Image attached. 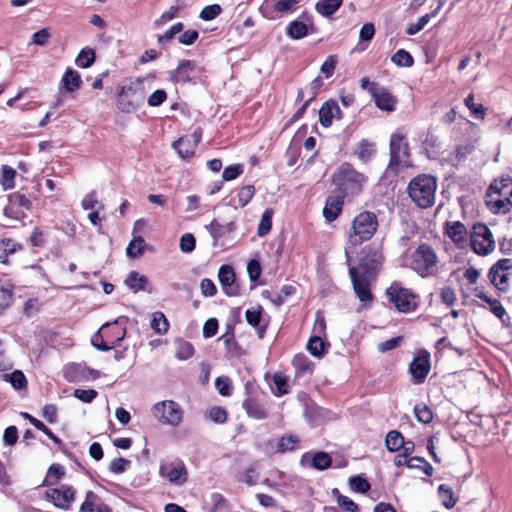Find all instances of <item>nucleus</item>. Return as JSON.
I'll list each match as a JSON object with an SVG mask.
<instances>
[{"instance_id":"obj_1","label":"nucleus","mask_w":512,"mask_h":512,"mask_svg":"<svg viewBox=\"0 0 512 512\" xmlns=\"http://www.w3.org/2000/svg\"><path fill=\"white\" fill-rule=\"evenodd\" d=\"M378 226V218L374 212H360L354 217L348 231V243L351 246H357L370 240L376 233Z\"/></svg>"},{"instance_id":"obj_2","label":"nucleus","mask_w":512,"mask_h":512,"mask_svg":"<svg viewBox=\"0 0 512 512\" xmlns=\"http://www.w3.org/2000/svg\"><path fill=\"white\" fill-rule=\"evenodd\" d=\"M436 179L427 174L414 177L408 185L411 200L420 208L431 207L435 202Z\"/></svg>"},{"instance_id":"obj_3","label":"nucleus","mask_w":512,"mask_h":512,"mask_svg":"<svg viewBox=\"0 0 512 512\" xmlns=\"http://www.w3.org/2000/svg\"><path fill=\"white\" fill-rule=\"evenodd\" d=\"M437 262L435 250L427 243L420 244L410 256L404 257V265L410 267L421 277L432 275L436 270Z\"/></svg>"},{"instance_id":"obj_4","label":"nucleus","mask_w":512,"mask_h":512,"mask_svg":"<svg viewBox=\"0 0 512 512\" xmlns=\"http://www.w3.org/2000/svg\"><path fill=\"white\" fill-rule=\"evenodd\" d=\"M333 182L338 186L339 193L345 195L361 192L366 177L357 172L349 163H343L333 174Z\"/></svg>"},{"instance_id":"obj_5","label":"nucleus","mask_w":512,"mask_h":512,"mask_svg":"<svg viewBox=\"0 0 512 512\" xmlns=\"http://www.w3.org/2000/svg\"><path fill=\"white\" fill-rule=\"evenodd\" d=\"M153 416L162 424L178 426L183 419L181 406L173 400L157 402L152 408Z\"/></svg>"},{"instance_id":"obj_6","label":"nucleus","mask_w":512,"mask_h":512,"mask_svg":"<svg viewBox=\"0 0 512 512\" xmlns=\"http://www.w3.org/2000/svg\"><path fill=\"white\" fill-rule=\"evenodd\" d=\"M386 293L390 302L400 312H410L417 307L415 294L410 289L404 288L399 282H393Z\"/></svg>"},{"instance_id":"obj_7","label":"nucleus","mask_w":512,"mask_h":512,"mask_svg":"<svg viewBox=\"0 0 512 512\" xmlns=\"http://www.w3.org/2000/svg\"><path fill=\"white\" fill-rule=\"evenodd\" d=\"M470 245L478 255H488L492 252L495 248V242L490 229L484 224L474 225Z\"/></svg>"},{"instance_id":"obj_8","label":"nucleus","mask_w":512,"mask_h":512,"mask_svg":"<svg viewBox=\"0 0 512 512\" xmlns=\"http://www.w3.org/2000/svg\"><path fill=\"white\" fill-rule=\"evenodd\" d=\"M159 474L174 486H182L188 480V471L180 460L162 462L159 467Z\"/></svg>"},{"instance_id":"obj_9","label":"nucleus","mask_w":512,"mask_h":512,"mask_svg":"<svg viewBox=\"0 0 512 512\" xmlns=\"http://www.w3.org/2000/svg\"><path fill=\"white\" fill-rule=\"evenodd\" d=\"M76 490L69 485H61L45 492V498L55 507L62 510H69L75 500Z\"/></svg>"},{"instance_id":"obj_10","label":"nucleus","mask_w":512,"mask_h":512,"mask_svg":"<svg viewBox=\"0 0 512 512\" xmlns=\"http://www.w3.org/2000/svg\"><path fill=\"white\" fill-rule=\"evenodd\" d=\"M349 274L353 284L354 292L360 302L364 305L371 303L373 300V295L371 292L370 280L367 273H359L357 268L351 267L349 269Z\"/></svg>"},{"instance_id":"obj_11","label":"nucleus","mask_w":512,"mask_h":512,"mask_svg":"<svg viewBox=\"0 0 512 512\" xmlns=\"http://www.w3.org/2000/svg\"><path fill=\"white\" fill-rule=\"evenodd\" d=\"M390 156V166H409V148L403 136L393 135L391 137Z\"/></svg>"},{"instance_id":"obj_12","label":"nucleus","mask_w":512,"mask_h":512,"mask_svg":"<svg viewBox=\"0 0 512 512\" xmlns=\"http://www.w3.org/2000/svg\"><path fill=\"white\" fill-rule=\"evenodd\" d=\"M143 101L142 93L132 86L122 87L117 97V108L123 113L136 111Z\"/></svg>"},{"instance_id":"obj_13","label":"nucleus","mask_w":512,"mask_h":512,"mask_svg":"<svg viewBox=\"0 0 512 512\" xmlns=\"http://www.w3.org/2000/svg\"><path fill=\"white\" fill-rule=\"evenodd\" d=\"M430 371V354L423 352L413 359L409 366V372L414 384H421Z\"/></svg>"},{"instance_id":"obj_14","label":"nucleus","mask_w":512,"mask_h":512,"mask_svg":"<svg viewBox=\"0 0 512 512\" xmlns=\"http://www.w3.org/2000/svg\"><path fill=\"white\" fill-rule=\"evenodd\" d=\"M218 279L227 296L232 297L239 295V286L235 283L236 276L231 265L225 264L219 268Z\"/></svg>"},{"instance_id":"obj_15","label":"nucleus","mask_w":512,"mask_h":512,"mask_svg":"<svg viewBox=\"0 0 512 512\" xmlns=\"http://www.w3.org/2000/svg\"><path fill=\"white\" fill-rule=\"evenodd\" d=\"M200 139L201 133L195 131L192 135L179 138L173 143V147L181 158L187 159L194 155Z\"/></svg>"},{"instance_id":"obj_16","label":"nucleus","mask_w":512,"mask_h":512,"mask_svg":"<svg viewBox=\"0 0 512 512\" xmlns=\"http://www.w3.org/2000/svg\"><path fill=\"white\" fill-rule=\"evenodd\" d=\"M344 197L345 196L338 191L328 196L323 209V216L326 221L332 222L339 216L343 208Z\"/></svg>"},{"instance_id":"obj_17","label":"nucleus","mask_w":512,"mask_h":512,"mask_svg":"<svg viewBox=\"0 0 512 512\" xmlns=\"http://www.w3.org/2000/svg\"><path fill=\"white\" fill-rule=\"evenodd\" d=\"M445 234L458 247L464 248L467 243L468 232L466 227L460 221L447 222L445 226Z\"/></svg>"},{"instance_id":"obj_18","label":"nucleus","mask_w":512,"mask_h":512,"mask_svg":"<svg viewBox=\"0 0 512 512\" xmlns=\"http://www.w3.org/2000/svg\"><path fill=\"white\" fill-rule=\"evenodd\" d=\"M371 97L376 107L382 111L393 112L396 109V97L384 87H379Z\"/></svg>"},{"instance_id":"obj_19","label":"nucleus","mask_w":512,"mask_h":512,"mask_svg":"<svg viewBox=\"0 0 512 512\" xmlns=\"http://www.w3.org/2000/svg\"><path fill=\"white\" fill-rule=\"evenodd\" d=\"M342 113L336 101L325 102L319 110V121L323 127H330L333 118L340 119Z\"/></svg>"},{"instance_id":"obj_20","label":"nucleus","mask_w":512,"mask_h":512,"mask_svg":"<svg viewBox=\"0 0 512 512\" xmlns=\"http://www.w3.org/2000/svg\"><path fill=\"white\" fill-rule=\"evenodd\" d=\"M486 204L493 213H505L512 205V198L508 196L502 197L501 194L488 192Z\"/></svg>"},{"instance_id":"obj_21","label":"nucleus","mask_w":512,"mask_h":512,"mask_svg":"<svg viewBox=\"0 0 512 512\" xmlns=\"http://www.w3.org/2000/svg\"><path fill=\"white\" fill-rule=\"evenodd\" d=\"M81 512H110L109 507L92 491L86 493L85 501L80 506Z\"/></svg>"},{"instance_id":"obj_22","label":"nucleus","mask_w":512,"mask_h":512,"mask_svg":"<svg viewBox=\"0 0 512 512\" xmlns=\"http://www.w3.org/2000/svg\"><path fill=\"white\" fill-rule=\"evenodd\" d=\"M81 85L82 79L80 74L76 70L67 68L60 81V89L71 93L80 89Z\"/></svg>"},{"instance_id":"obj_23","label":"nucleus","mask_w":512,"mask_h":512,"mask_svg":"<svg viewBox=\"0 0 512 512\" xmlns=\"http://www.w3.org/2000/svg\"><path fill=\"white\" fill-rule=\"evenodd\" d=\"M65 377L69 381H79L82 378H93L99 377V372L91 369H87L81 365L73 364L66 367Z\"/></svg>"},{"instance_id":"obj_24","label":"nucleus","mask_w":512,"mask_h":512,"mask_svg":"<svg viewBox=\"0 0 512 512\" xmlns=\"http://www.w3.org/2000/svg\"><path fill=\"white\" fill-rule=\"evenodd\" d=\"M118 321L116 320L114 323H106L104 324L100 332L104 334L106 339H109V343L112 345L118 344L121 342L126 335V329L125 328H118L117 326Z\"/></svg>"},{"instance_id":"obj_25","label":"nucleus","mask_w":512,"mask_h":512,"mask_svg":"<svg viewBox=\"0 0 512 512\" xmlns=\"http://www.w3.org/2000/svg\"><path fill=\"white\" fill-rule=\"evenodd\" d=\"M243 408L247 415L257 420H263L267 417V412L262 404L253 398H247L243 401Z\"/></svg>"},{"instance_id":"obj_26","label":"nucleus","mask_w":512,"mask_h":512,"mask_svg":"<svg viewBox=\"0 0 512 512\" xmlns=\"http://www.w3.org/2000/svg\"><path fill=\"white\" fill-rule=\"evenodd\" d=\"M195 64L190 60H182L177 69L172 74V79L176 82H186L191 79L190 74L194 71Z\"/></svg>"},{"instance_id":"obj_27","label":"nucleus","mask_w":512,"mask_h":512,"mask_svg":"<svg viewBox=\"0 0 512 512\" xmlns=\"http://www.w3.org/2000/svg\"><path fill=\"white\" fill-rule=\"evenodd\" d=\"M227 506V500L218 492L211 493L204 502L206 512H216L223 510Z\"/></svg>"},{"instance_id":"obj_28","label":"nucleus","mask_w":512,"mask_h":512,"mask_svg":"<svg viewBox=\"0 0 512 512\" xmlns=\"http://www.w3.org/2000/svg\"><path fill=\"white\" fill-rule=\"evenodd\" d=\"M20 207L29 210L31 208V201L24 194L15 192L10 195L9 205L5 208L4 214L10 215V211Z\"/></svg>"},{"instance_id":"obj_29","label":"nucleus","mask_w":512,"mask_h":512,"mask_svg":"<svg viewBox=\"0 0 512 512\" xmlns=\"http://www.w3.org/2000/svg\"><path fill=\"white\" fill-rule=\"evenodd\" d=\"M442 5L443 3H439V5L434 9L432 13L425 14L418 18L416 23L410 24L406 30V33L408 35H415L421 31L430 22V20L439 13Z\"/></svg>"},{"instance_id":"obj_30","label":"nucleus","mask_w":512,"mask_h":512,"mask_svg":"<svg viewBox=\"0 0 512 512\" xmlns=\"http://www.w3.org/2000/svg\"><path fill=\"white\" fill-rule=\"evenodd\" d=\"M477 297L479 299H481L482 301H484L488 305L489 310L496 317H498L501 321L504 322V317L506 316V310L503 307V305L500 303V301H498L497 299H493V298L489 297L488 295H486L483 292L478 293Z\"/></svg>"},{"instance_id":"obj_31","label":"nucleus","mask_w":512,"mask_h":512,"mask_svg":"<svg viewBox=\"0 0 512 512\" xmlns=\"http://www.w3.org/2000/svg\"><path fill=\"white\" fill-rule=\"evenodd\" d=\"M286 34L294 40L302 39L309 34V27L301 21L294 20L287 26Z\"/></svg>"},{"instance_id":"obj_32","label":"nucleus","mask_w":512,"mask_h":512,"mask_svg":"<svg viewBox=\"0 0 512 512\" xmlns=\"http://www.w3.org/2000/svg\"><path fill=\"white\" fill-rule=\"evenodd\" d=\"M150 325L154 332L160 335L166 334L169 329V322L164 313L160 311H156L152 314Z\"/></svg>"},{"instance_id":"obj_33","label":"nucleus","mask_w":512,"mask_h":512,"mask_svg":"<svg viewBox=\"0 0 512 512\" xmlns=\"http://www.w3.org/2000/svg\"><path fill=\"white\" fill-rule=\"evenodd\" d=\"M343 0H321L316 4V11L325 16L329 17L333 15L342 5Z\"/></svg>"},{"instance_id":"obj_34","label":"nucleus","mask_w":512,"mask_h":512,"mask_svg":"<svg viewBox=\"0 0 512 512\" xmlns=\"http://www.w3.org/2000/svg\"><path fill=\"white\" fill-rule=\"evenodd\" d=\"M293 292L292 286L284 285L279 292L263 291V296L269 298L275 305H281Z\"/></svg>"},{"instance_id":"obj_35","label":"nucleus","mask_w":512,"mask_h":512,"mask_svg":"<svg viewBox=\"0 0 512 512\" xmlns=\"http://www.w3.org/2000/svg\"><path fill=\"white\" fill-rule=\"evenodd\" d=\"M2 379L5 382L11 383L14 389L21 390L27 387V379L24 373L20 370H15L10 374H3Z\"/></svg>"},{"instance_id":"obj_36","label":"nucleus","mask_w":512,"mask_h":512,"mask_svg":"<svg viewBox=\"0 0 512 512\" xmlns=\"http://www.w3.org/2000/svg\"><path fill=\"white\" fill-rule=\"evenodd\" d=\"M488 192L501 194L502 197L508 196L512 198V181L511 179H502L500 181H494Z\"/></svg>"},{"instance_id":"obj_37","label":"nucleus","mask_w":512,"mask_h":512,"mask_svg":"<svg viewBox=\"0 0 512 512\" xmlns=\"http://www.w3.org/2000/svg\"><path fill=\"white\" fill-rule=\"evenodd\" d=\"M355 153L361 161L367 162L375 153V144L363 139L358 143Z\"/></svg>"},{"instance_id":"obj_38","label":"nucleus","mask_w":512,"mask_h":512,"mask_svg":"<svg viewBox=\"0 0 512 512\" xmlns=\"http://www.w3.org/2000/svg\"><path fill=\"white\" fill-rule=\"evenodd\" d=\"M125 283L131 290L138 292L145 290L147 278L143 275H140L138 272L132 271L126 278Z\"/></svg>"},{"instance_id":"obj_39","label":"nucleus","mask_w":512,"mask_h":512,"mask_svg":"<svg viewBox=\"0 0 512 512\" xmlns=\"http://www.w3.org/2000/svg\"><path fill=\"white\" fill-rule=\"evenodd\" d=\"M64 468L59 464H53L48 469L47 475L42 483L43 486H52L64 476Z\"/></svg>"},{"instance_id":"obj_40","label":"nucleus","mask_w":512,"mask_h":512,"mask_svg":"<svg viewBox=\"0 0 512 512\" xmlns=\"http://www.w3.org/2000/svg\"><path fill=\"white\" fill-rule=\"evenodd\" d=\"M95 51L91 48H83L75 59V64L80 68H89L95 61Z\"/></svg>"},{"instance_id":"obj_41","label":"nucleus","mask_w":512,"mask_h":512,"mask_svg":"<svg viewBox=\"0 0 512 512\" xmlns=\"http://www.w3.org/2000/svg\"><path fill=\"white\" fill-rule=\"evenodd\" d=\"M145 247V241L142 236H134L128 244L126 253L130 258H137L142 255Z\"/></svg>"},{"instance_id":"obj_42","label":"nucleus","mask_w":512,"mask_h":512,"mask_svg":"<svg viewBox=\"0 0 512 512\" xmlns=\"http://www.w3.org/2000/svg\"><path fill=\"white\" fill-rule=\"evenodd\" d=\"M386 447L388 450L395 452L404 446V438L402 434L396 430L390 431L386 436Z\"/></svg>"},{"instance_id":"obj_43","label":"nucleus","mask_w":512,"mask_h":512,"mask_svg":"<svg viewBox=\"0 0 512 512\" xmlns=\"http://www.w3.org/2000/svg\"><path fill=\"white\" fill-rule=\"evenodd\" d=\"M332 459L326 452H317L312 456L311 466L317 470H325L331 466Z\"/></svg>"},{"instance_id":"obj_44","label":"nucleus","mask_w":512,"mask_h":512,"mask_svg":"<svg viewBox=\"0 0 512 512\" xmlns=\"http://www.w3.org/2000/svg\"><path fill=\"white\" fill-rule=\"evenodd\" d=\"M206 228L208 229L210 235L214 238V240L217 241L219 238L223 237L227 232L233 230V223L224 226L217 222L216 220H213Z\"/></svg>"},{"instance_id":"obj_45","label":"nucleus","mask_w":512,"mask_h":512,"mask_svg":"<svg viewBox=\"0 0 512 512\" xmlns=\"http://www.w3.org/2000/svg\"><path fill=\"white\" fill-rule=\"evenodd\" d=\"M509 276V274H505L499 270H497V272L493 275L492 268H490L488 273V277L491 283L500 291H505L507 289Z\"/></svg>"},{"instance_id":"obj_46","label":"nucleus","mask_w":512,"mask_h":512,"mask_svg":"<svg viewBox=\"0 0 512 512\" xmlns=\"http://www.w3.org/2000/svg\"><path fill=\"white\" fill-rule=\"evenodd\" d=\"M16 176V171L7 166H2V170L0 172V183L2 184L5 190L11 189L14 187V179Z\"/></svg>"},{"instance_id":"obj_47","label":"nucleus","mask_w":512,"mask_h":512,"mask_svg":"<svg viewBox=\"0 0 512 512\" xmlns=\"http://www.w3.org/2000/svg\"><path fill=\"white\" fill-rule=\"evenodd\" d=\"M465 106L471 112V115L476 119H483L485 116V108L480 103L474 102L473 94L468 95L464 100Z\"/></svg>"},{"instance_id":"obj_48","label":"nucleus","mask_w":512,"mask_h":512,"mask_svg":"<svg viewBox=\"0 0 512 512\" xmlns=\"http://www.w3.org/2000/svg\"><path fill=\"white\" fill-rule=\"evenodd\" d=\"M438 494L446 508L450 509L454 507L456 504V499L454 498L453 490L449 486L441 484L438 488Z\"/></svg>"},{"instance_id":"obj_49","label":"nucleus","mask_w":512,"mask_h":512,"mask_svg":"<svg viewBox=\"0 0 512 512\" xmlns=\"http://www.w3.org/2000/svg\"><path fill=\"white\" fill-rule=\"evenodd\" d=\"M298 443L299 438L296 435H285L279 439L278 452L285 453L293 451Z\"/></svg>"},{"instance_id":"obj_50","label":"nucleus","mask_w":512,"mask_h":512,"mask_svg":"<svg viewBox=\"0 0 512 512\" xmlns=\"http://www.w3.org/2000/svg\"><path fill=\"white\" fill-rule=\"evenodd\" d=\"M307 350L313 356L320 357L325 352V343L320 336H312L308 341Z\"/></svg>"},{"instance_id":"obj_51","label":"nucleus","mask_w":512,"mask_h":512,"mask_svg":"<svg viewBox=\"0 0 512 512\" xmlns=\"http://www.w3.org/2000/svg\"><path fill=\"white\" fill-rule=\"evenodd\" d=\"M414 413L417 420L421 423L428 424L433 420V413L426 404H416Z\"/></svg>"},{"instance_id":"obj_52","label":"nucleus","mask_w":512,"mask_h":512,"mask_svg":"<svg viewBox=\"0 0 512 512\" xmlns=\"http://www.w3.org/2000/svg\"><path fill=\"white\" fill-rule=\"evenodd\" d=\"M22 416L28 419L35 428L44 432L54 443L60 444V439L41 421L29 415L28 413H22Z\"/></svg>"},{"instance_id":"obj_53","label":"nucleus","mask_w":512,"mask_h":512,"mask_svg":"<svg viewBox=\"0 0 512 512\" xmlns=\"http://www.w3.org/2000/svg\"><path fill=\"white\" fill-rule=\"evenodd\" d=\"M194 354V348L188 341L180 340L176 343V357L180 360H187Z\"/></svg>"},{"instance_id":"obj_54","label":"nucleus","mask_w":512,"mask_h":512,"mask_svg":"<svg viewBox=\"0 0 512 512\" xmlns=\"http://www.w3.org/2000/svg\"><path fill=\"white\" fill-rule=\"evenodd\" d=\"M272 216L273 211L271 209L265 210L264 213L262 214L257 231L259 236H265L270 232L272 228Z\"/></svg>"},{"instance_id":"obj_55","label":"nucleus","mask_w":512,"mask_h":512,"mask_svg":"<svg viewBox=\"0 0 512 512\" xmlns=\"http://www.w3.org/2000/svg\"><path fill=\"white\" fill-rule=\"evenodd\" d=\"M392 62L400 67H410L413 65V57L404 49L398 50L391 58Z\"/></svg>"},{"instance_id":"obj_56","label":"nucleus","mask_w":512,"mask_h":512,"mask_svg":"<svg viewBox=\"0 0 512 512\" xmlns=\"http://www.w3.org/2000/svg\"><path fill=\"white\" fill-rule=\"evenodd\" d=\"M16 251V244L10 239H3L0 241V262L3 264L8 263V256Z\"/></svg>"},{"instance_id":"obj_57","label":"nucleus","mask_w":512,"mask_h":512,"mask_svg":"<svg viewBox=\"0 0 512 512\" xmlns=\"http://www.w3.org/2000/svg\"><path fill=\"white\" fill-rule=\"evenodd\" d=\"M183 9L182 5H173L168 10L164 11L159 19L155 21L156 26L163 25L175 17L178 16L179 12Z\"/></svg>"},{"instance_id":"obj_58","label":"nucleus","mask_w":512,"mask_h":512,"mask_svg":"<svg viewBox=\"0 0 512 512\" xmlns=\"http://www.w3.org/2000/svg\"><path fill=\"white\" fill-rule=\"evenodd\" d=\"M351 490L358 493H366L370 489L369 482L361 476H353L349 479Z\"/></svg>"},{"instance_id":"obj_59","label":"nucleus","mask_w":512,"mask_h":512,"mask_svg":"<svg viewBox=\"0 0 512 512\" xmlns=\"http://www.w3.org/2000/svg\"><path fill=\"white\" fill-rule=\"evenodd\" d=\"M222 12V8L218 4H212L205 6L202 11L200 12L199 17L202 20L210 21L215 19L218 15H220Z\"/></svg>"},{"instance_id":"obj_60","label":"nucleus","mask_w":512,"mask_h":512,"mask_svg":"<svg viewBox=\"0 0 512 512\" xmlns=\"http://www.w3.org/2000/svg\"><path fill=\"white\" fill-rule=\"evenodd\" d=\"M255 194V187L253 185H247L242 187L238 193V203L240 207L246 206Z\"/></svg>"},{"instance_id":"obj_61","label":"nucleus","mask_w":512,"mask_h":512,"mask_svg":"<svg viewBox=\"0 0 512 512\" xmlns=\"http://www.w3.org/2000/svg\"><path fill=\"white\" fill-rule=\"evenodd\" d=\"M300 0H279L274 4V11L280 13H291L295 11Z\"/></svg>"},{"instance_id":"obj_62","label":"nucleus","mask_w":512,"mask_h":512,"mask_svg":"<svg viewBox=\"0 0 512 512\" xmlns=\"http://www.w3.org/2000/svg\"><path fill=\"white\" fill-rule=\"evenodd\" d=\"M207 416L214 423L222 424L227 419V412L224 408L215 406L208 411Z\"/></svg>"},{"instance_id":"obj_63","label":"nucleus","mask_w":512,"mask_h":512,"mask_svg":"<svg viewBox=\"0 0 512 512\" xmlns=\"http://www.w3.org/2000/svg\"><path fill=\"white\" fill-rule=\"evenodd\" d=\"M183 30V24L181 22L174 24L171 26L164 34L158 36V42L160 44H166L170 40L173 39V37L180 33Z\"/></svg>"},{"instance_id":"obj_64","label":"nucleus","mask_w":512,"mask_h":512,"mask_svg":"<svg viewBox=\"0 0 512 512\" xmlns=\"http://www.w3.org/2000/svg\"><path fill=\"white\" fill-rule=\"evenodd\" d=\"M131 461L125 458H116L111 461L109 469L112 473L120 474L130 467Z\"/></svg>"}]
</instances>
